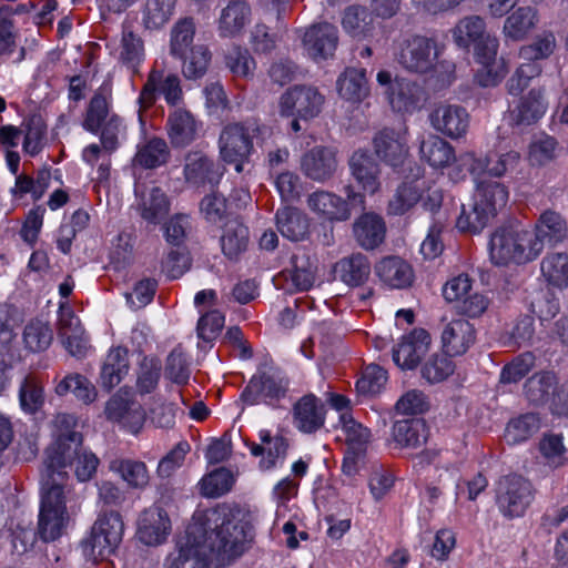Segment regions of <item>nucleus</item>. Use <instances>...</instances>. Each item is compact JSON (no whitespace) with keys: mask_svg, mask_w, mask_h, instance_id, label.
<instances>
[{"mask_svg":"<svg viewBox=\"0 0 568 568\" xmlns=\"http://www.w3.org/2000/svg\"><path fill=\"white\" fill-rule=\"evenodd\" d=\"M260 443L245 442L253 457L267 456V462H277L285 459L288 449V440L280 433H273L270 429L258 430Z\"/></svg>","mask_w":568,"mask_h":568,"instance_id":"nucleus-41","label":"nucleus"},{"mask_svg":"<svg viewBox=\"0 0 568 568\" xmlns=\"http://www.w3.org/2000/svg\"><path fill=\"white\" fill-rule=\"evenodd\" d=\"M251 14V7L244 0H232L222 10L219 19L220 36L234 37L246 24Z\"/></svg>","mask_w":568,"mask_h":568,"instance_id":"nucleus-45","label":"nucleus"},{"mask_svg":"<svg viewBox=\"0 0 568 568\" xmlns=\"http://www.w3.org/2000/svg\"><path fill=\"white\" fill-rule=\"evenodd\" d=\"M185 181L196 187H216L223 176L221 166L200 151H191L185 155L183 168Z\"/></svg>","mask_w":568,"mask_h":568,"instance_id":"nucleus-17","label":"nucleus"},{"mask_svg":"<svg viewBox=\"0 0 568 568\" xmlns=\"http://www.w3.org/2000/svg\"><path fill=\"white\" fill-rule=\"evenodd\" d=\"M334 271L344 284L349 287H358L368 281L372 265L367 256L355 253L339 260L335 264Z\"/></svg>","mask_w":568,"mask_h":568,"instance_id":"nucleus-38","label":"nucleus"},{"mask_svg":"<svg viewBox=\"0 0 568 568\" xmlns=\"http://www.w3.org/2000/svg\"><path fill=\"white\" fill-rule=\"evenodd\" d=\"M266 131L267 126L257 119L225 125L220 134V153L223 161L234 164L235 170L241 172L254 150L253 139L263 138Z\"/></svg>","mask_w":568,"mask_h":568,"instance_id":"nucleus-5","label":"nucleus"},{"mask_svg":"<svg viewBox=\"0 0 568 568\" xmlns=\"http://www.w3.org/2000/svg\"><path fill=\"white\" fill-rule=\"evenodd\" d=\"M342 26L346 33L353 38H366L374 30L372 12L363 6L347 7L342 17Z\"/></svg>","mask_w":568,"mask_h":568,"instance_id":"nucleus-49","label":"nucleus"},{"mask_svg":"<svg viewBox=\"0 0 568 568\" xmlns=\"http://www.w3.org/2000/svg\"><path fill=\"white\" fill-rule=\"evenodd\" d=\"M221 251L230 262H239L250 245V230L239 216H232L222 226Z\"/></svg>","mask_w":568,"mask_h":568,"instance_id":"nucleus-32","label":"nucleus"},{"mask_svg":"<svg viewBox=\"0 0 568 568\" xmlns=\"http://www.w3.org/2000/svg\"><path fill=\"white\" fill-rule=\"evenodd\" d=\"M339 97L352 103L362 102L369 94L366 69L346 68L336 81Z\"/></svg>","mask_w":568,"mask_h":568,"instance_id":"nucleus-40","label":"nucleus"},{"mask_svg":"<svg viewBox=\"0 0 568 568\" xmlns=\"http://www.w3.org/2000/svg\"><path fill=\"white\" fill-rule=\"evenodd\" d=\"M567 224L565 219L552 210H546L537 220L534 234L540 241L541 251L545 243L556 244L566 236Z\"/></svg>","mask_w":568,"mask_h":568,"instance_id":"nucleus-47","label":"nucleus"},{"mask_svg":"<svg viewBox=\"0 0 568 568\" xmlns=\"http://www.w3.org/2000/svg\"><path fill=\"white\" fill-rule=\"evenodd\" d=\"M442 348L452 357L464 355L476 341L475 326L467 320H453L442 332Z\"/></svg>","mask_w":568,"mask_h":568,"instance_id":"nucleus-28","label":"nucleus"},{"mask_svg":"<svg viewBox=\"0 0 568 568\" xmlns=\"http://www.w3.org/2000/svg\"><path fill=\"white\" fill-rule=\"evenodd\" d=\"M45 395L42 383L33 375H27L19 387V404L23 413L34 415L44 405Z\"/></svg>","mask_w":568,"mask_h":568,"instance_id":"nucleus-52","label":"nucleus"},{"mask_svg":"<svg viewBox=\"0 0 568 568\" xmlns=\"http://www.w3.org/2000/svg\"><path fill=\"white\" fill-rule=\"evenodd\" d=\"M419 153L422 159L434 169L447 168L456 159L455 149L438 135H429L424 139L419 146Z\"/></svg>","mask_w":568,"mask_h":568,"instance_id":"nucleus-44","label":"nucleus"},{"mask_svg":"<svg viewBox=\"0 0 568 568\" xmlns=\"http://www.w3.org/2000/svg\"><path fill=\"white\" fill-rule=\"evenodd\" d=\"M430 123L436 131L453 140H458L468 131L469 113L462 105H442L432 112Z\"/></svg>","mask_w":568,"mask_h":568,"instance_id":"nucleus-26","label":"nucleus"},{"mask_svg":"<svg viewBox=\"0 0 568 568\" xmlns=\"http://www.w3.org/2000/svg\"><path fill=\"white\" fill-rule=\"evenodd\" d=\"M519 160V152L514 150L505 153L490 151L485 156H471L468 171L474 179L500 178L514 170Z\"/></svg>","mask_w":568,"mask_h":568,"instance_id":"nucleus-21","label":"nucleus"},{"mask_svg":"<svg viewBox=\"0 0 568 568\" xmlns=\"http://www.w3.org/2000/svg\"><path fill=\"white\" fill-rule=\"evenodd\" d=\"M116 60L133 75L140 73L141 65L145 60L143 39L126 26L122 28Z\"/></svg>","mask_w":568,"mask_h":568,"instance_id":"nucleus-34","label":"nucleus"},{"mask_svg":"<svg viewBox=\"0 0 568 568\" xmlns=\"http://www.w3.org/2000/svg\"><path fill=\"white\" fill-rule=\"evenodd\" d=\"M23 151L34 158L39 155L47 144L48 125L40 115H31L24 122Z\"/></svg>","mask_w":568,"mask_h":568,"instance_id":"nucleus-56","label":"nucleus"},{"mask_svg":"<svg viewBox=\"0 0 568 568\" xmlns=\"http://www.w3.org/2000/svg\"><path fill=\"white\" fill-rule=\"evenodd\" d=\"M165 376L174 384L183 386L191 376L190 363L181 345L175 346L165 361Z\"/></svg>","mask_w":568,"mask_h":568,"instance_id":"nucleus-62","label":"nucleus"},{"mask_svg":"<svg viewBox=\"0 0 568 568\" xmlns=\"http://www.w3.org/2000/svg\"><path fill=\"white\" fill-rule=\"evenodd\" d=\"M276 226L283 237L292 241H304L310 235L311 220L300 209L287 206L277 210L275 214Z\"/></svg>","mask_w":568,"mask_h":568,"instance_id":"nucleus-36","label":"nucleus"},{"mask_svg":"<svg viewBox=\"0 0 568 568\" xmlns=\"http://www.w3.org/2000/svg\"><path fill=\"white\" fill-rule=\"evenodd\" d=\"M353 232L361 247L374 250L385 240L386 224L383 217L376 213H363L356 219Z\"/></svg>","mask_w":568,"mask_h":568,"instance_id":"nucleus-35","label":"nucleus"},{"mask_svg":"<svg viewBox=\"0 0 568 568\" xmlns=\"http://www.w3.org/2000/svg\"><path fill=\"white\" fill-rule=\"evenodd\" d=\"M537 11L531 7H518L506 18L503 31L507 38L523 40L536 26Z\"/></svg>","mask_w":568,"mask_h":568,"instance_id":"nucleus-50","label":"nucleus"},{"mask_svg":"<svg viewBox=\"0 0 568 568\" xmlns=\"http://www.w3.org/2000/svg\"><path fill=\"white\" fill-rule=\"evenodd\" d=\"M72 464H44L41 470V507L38 534L44 541L62 536L69 515L65 506L64 486L68 480L64 467Z\"/></svg>","mask_w":568,"mask_h":568,"instance_id":"nucleus-2","label":"nucleus"},{"mask_svg":"<svg viewBox=\"0 0 568 568\" xmlns=\"http://www.w3.org/2000/svg\"><path fill=\"white\" fill-rule=\"evenodd\" d=\"M181 60V71L186 80H201L207 72L212 61V52L204 44H196L189 51L175 57Z\"/></svg>","mask_w":568,"mask_h":568,"instance_id":"nucleus-46","label":"nucleus"},{"mask_svg":"<svg viewBox=\"0 0 568 568\" xmlns=\"http://www.w3.org/2000/svg\"><path fill=\"white\" fill-rule=\"evenodd\" d=\"M162 97L170 108L178 109L184 104L181 79L176 73H165L163 69L152 68L138 97L140 110L146 111L155 105Z\"/></svg>","mask_w":568,"mask_h":568,"instance_id":"nucleus-7","label":"nucleus"},{"mask_svg":"<svg viewBox=\"0 0 568 568\" xmlns=\"http://www.w3.org/2000/svg\"><path fill=\"white\" fill-rule=\"evenodd\" d=\"M171 528V519L168 513L154 505L141 513L138 520L136 536L146 546H158L166 540Z\"/></svg>","mask_w":568,"mask_h":568,"instance_id":"nucleus-20","label":"nucleus"},{"mask_svg":"<svg viewBox=\"0 0 568 568\" xmlns=\"http://www.w3.org/2000/svg\"><path fill=\"white\" fill-rule=\"evenodd\" d=\"M438 54L437 43L433 38L416 34L404 41L398 62L410 72L425 74L433 70Z\"/></svg>","mask_w":568,"mask_h":568,"instance_id":"nucleus-13","label":"nucleus"},{"mask_svg":"<svg viewBox=\"0 0 568 568\" xmlns=\"http://www.w3.org/2000/svg\"><path fill=\"white\" fill-rule=\"evenodd\" d=\"M426 99L424 88L415 81L396 78L392 90L387 92V100L395 112L413 113L418 110Z\"/></svg>","mask_w":568,"mask_h":568,"instance_id":"nucleus-29","label":"nucleus"},{"mask_svg":"<svg viewBox=\"0 0 568 568\" xmlns=\"http://www.w3.org/2000/svg\"><path fill=\"white\" fill-rule=\"evenodd\" d=\"M485 31V20L479 16H469L456 24L453 37L459 48L468 49L474 42L488 36Z\"/></svg>","mask_w":568,"mask_h":568,"instance_id":"nucleus-55","label":"nucleus"},{"mask_svg":"<svg viewBox=\"0 0 568 568\" xmlns=\"http://www.w3.org/2000/svg\"><path fill=\"white\" fill-rule=\"evenodd\" d=\"M195 30V21L192 17L181 18L174 23L170 39V53L173 58L194 47Z\"/></svg>","mask_w":568,"mask_h":568,"instance_id":"nucleus-59","label":"nucleus"},{"mask_svg":"<svg viewBox=\"0 0 568 568\" xmlns=\"http://www.w3.org/2000/svg\"><path fill=\"white\" fill-rule=\"evenodd\" d=\"M557 375L551 371L537 372L528 377L524 384V394L529 404L541 407L549 404Z\"/></svg>","mask_w":568,"mask_h":568,"instance_id":"nucleus-43","label":"nucleus"},{"mask_svg":"<svg viewBox=\"0 0 568 568\" xmlns=\"http://www.w3.org/2000/svg\"><path fill=\"white\" fill-rule=\"evenodd\" d=\"M236 474L227 467H219L207 473L199 481V491L206 498H219L227 494L234 486Z\"/></svg>","mask_w":568,"mask_h":568,"instance_id":"nucleus-48","label":"nucleus"},{"mask_svg":"<svg viewBox=\"0 0 568 568\" xmlns=\"http://www.w3.org/2000/svg\"><path fill=\"white\" fill-rule=\"evenodd\" d=\"M301 166L304 174L311 180L325 182L329 180L336 171V154L327 146H314L303 155Z\"/></svg>","mask_w":568,"mask_h":568,"instance_id":"nucleus-31","label":"nucleus"},{"mask_svg":"<svg viewBox=\"0 0 568 568\" xmlns=\"http://www.w3.org/2000/svg\"><path fill=\"white\" fill-rule=\"evenodd\" d=\"M111 103L100 92H95L90 99L84 118L82 121V128L94 135L102 129V124L109 119Z\"/></svg>","mask_w":568,"mask_h":568,"instance_id":"nucleus-57","label":"nucleus"},{"mask_svg":"<svg viewBox=\"0 0 568 568\" xmlns=\"http://www.w3.org/2000/svg\"><path fill=\"white\" fill-rule=\"evenodd\" d=\"M373 146L376 155L385 164L395 171L404 168L408 159V146L406 139L394 129L384 128L373 138Z\"/></svg>","mask_w":568,"mask_h":568,"instance_id":"nucleus-19","label":"nucleus"},{"mask_svg":"<svg viewBox=\"0 0 568 568\" xmlns=\"http://www.w3.org/2000/svg\"><path fill=\"white\" fill-rule=\"evenodd\" d=\"M428 426L424 418L396 420L390 430L387 446L390 449L418 448L426 443Z\"/></svg>","mask_w":568,"mask_h":568,"instance_id":"nucleus-27","label":"nucleus"},{"mask_svg":"<svg viewBox=\"0 0 568 568\" xmlns=\"http://www.w3.org/2000/svg\"><path fill=\"white\" fill-rule=\"evenodd\" d=\"M455 371L452 356L442 354L430 355L422 365V377L429 384H437L447 379Z\"/></svg>","mask_w":568,"mask_h":568,"instance_id":"nucleus-61","label":"nucleus"},{"mask_svg":"<svg viewBox=\"0 0 568 568\" xmlns=\"http://www.w3.org/2000/svg\"><path fill=\"white\" fill-rule=\"evenodd\" d=\"M176 0H145L142 23L146 30L161 29L171 19Z\"/></svg>","mask_w":568,"mask_h":568,"instance_id":"nucleus-54","label":"nucleus"},{"mask_svg":"<svg viewBox=\"0 0 568 568\" xmlns=\"http://www.w3.org/2000/svg\"><path fill=\"white\" fill-rule=\"evenodd\" d=\"M471 203L463 204L456 227L463 233L478 234L506 207L509 190L490 178L474 179Z\"/></svg>","mask_w":568,"mask_h":568,"instance_id":"nucleus-3","label":"nucleus"},{"mask_svg":"<svg viewBox=\"0 0 568 568\" xmlns=\"http://www.w3.org/2000/svg\"><path fill=\"white\" fill-rule=\"evenodd\" d=\"M327 408L315 394L303 395L293 406L295 427L304 434H314L325 424Z\"/></svg>","mask_w":568,"mask_h":568,"instance_id":"nucleus-22","label":"nucleus"},{"mask_svg":"<svg viewBox=\"0 0 568 568\" xmlns=\"http://www.w3.org/2000/svg\"><path fill=\"white\" fill-rule=\"evenodd\" d=\"M489 257L496 266L525 265L541 254V244L532 231L521 225H501L490 235Z\"/></svg>","mask_w":568,"mask_h":568,"instance_id":"nucleus-4","label":"nucleus"},{"mask_svg":"<svg viewBox=\"0 0 568 568\" xmlns=\"http://www.w3.org/2000/svg\"><path fill=\"white\" fill-rule=\"evenodd\" d=\"M475 61L481 65L475 74L476 82L483 87H495L505 77L503 67L496 64L499 42L496 37L489 34L473 43Z\"/></svg>","mask_w":568,"mask_h":568,"instance_id":"nucleus-14","label":"nucleus"},{"mask_svg":"<svg viewBox=\"0 0 568 568\" xmlns=\"http://www.w3.org/2000/svg\"><path fill=\"white\" fill-rule=\"evenodd\" d=\"M52 338V329L40 321H31L23 329L24 346L32 353L45 351L51 345Z\"/></svg>","mask_w":568,"mask_h":568,"instance_id":"nucleus-64","label":"nucleus"},{"mask_svg":"<svg viewBox=\"0 0 568 568\" xmlns=\"http://www.w3.org/2000/svg\"><path fill=\"white\" fill-rule=\"evenodd\" d=\"M542 276L552 286L562 288L568 286V254L548 253L541 261Z\"/></svg>","mask_w":568,"mask_h":568,"instance_id":"nucleus-58","label":"nucleus"},{"mask_svg":"<svg viewBox=\"0 0 568 568\" xmlns=\"http://www.w3.org/2000/svg\"><path fill=\"white\" fill-rule=\"evenodd\" d=\"M165 131L173 149H185L195 141L199 123L189 110L178 108L169 113Z\"/></svg>","mask_w":568,"mask_h":568,"instance_id":"nucleus-25","label":"nucleus"},{"mask_svg":"<svg viewBox=\"0 0 568 568\" xmlns=\"http://www.w3.org/2000/svg\"><path fill=\"white\" fill-rule=\"evenodd\" d=\"M135 394L145 396L155 392L162 376V362L156 355H141L136 367Z\"/></svg>","mask_w":568,"mask_h":568,"instance_id":"nucleus-42","label":"nucleus"},{"mask_svg":"<svg viewBox=\"0 0 568 568\" xmlns=\"http://www.w3.org/2000/svg\"><path fill=\"white\" fill-rule=\"evenodd\" d=\"M351 175L359 193L374 195L381 189V165L367 150L355 151L348 161Z\"/></svg>","mask_w":568,"mask_h":568,"instance_id":"nucleus-18","label":"nucleus"},{"mask_svg":"<svg viewBox=\"0 0 568 568\" xmlns=\"http://www.w3.org/2000/svg\"><path fill=\"white\" fill-rule=\"evenodd\" d=\"M379 280L392 288L408 287L414 278L410 265L398 256H386L375 266Z\"/></svg>","mask_w":568,"mask_h":568,"instance_id":"nucleus-37","label":"nucleus"},{"mask_svg":"<svg viewBox=\"0 0 568 568\" xmlns=\"http://www.w3.org/2000/svg\"><path fill=\"white\" fill-rule=\"evenodd\" d=\"M339 423L346 443V454L342 462L365 457L372 437L371 429L356 422L351 413L341 414Z\"/></svg>","mask_w":568,"mask_h":568,"instance_id":"nucleus-30","label":"nucleus"},{"mask_svg":"<svg viewBox=\"0 0 568 568\" xmlns=\"http://www.w3.org/2000/svg\"><path fill=\"white\" fill-rule=\"evenodd\" d=\"M170 156V149L165 140L153 136L138 150L135 161L141 168L153 170L166 164Z\"/></svg>","mask_w":568,"mask_h":568,"instance_id":"nucleus-51","label":"nucleus"},{"mask_svg":"<svg viewBox=\"0 0 568 568\" xmlns=\"http://www.w3.org/2000/svg\"><path fill=\"white\" fill-rule=\"evenodd\" d=\"M44 462H100L93 453L82 450V434L68 432L57 437L45 448Z\"/></svg>","mask_w":568,"mask_h":568,"instance_id":"nucleus-24","label":"nucleus"},{"mask_svg":"<svg viewBox=\"0 0 568 568\" xmlns=\"http://www.w3.org/2000/svg\"><path fill=\"white\" fill-rule=\"evenodd\" d=\"M323 103L324 97L317 89L294 85L281 95L280 114L284 118L297 116L307 121L320 114Z\"/></svg>","mask_w":568,"mask_h":568,"instance_id":"nucleus-11","label":"nucleus"},{"mask_svg":"<svg viewBox=\"0 0 568 568\" xmlns=\"http://www.w3.org/2000/svg\"><path fill=\"white\" fill-rule=\"evenodd\" d=\"M540 428V417L536 413H525L511 418L505 429V439L516 445L528 440Z\"/></svg>","mask_w":568,"mask_h":568,"instance_id":"nucleus-53","label":"nucleus"},{"mask_svg":"<svg viewBox=\"0 0 568 568\" xmlns=\"http://www.w3.org/2000/svg\"><path fill=\"white\" fill-rule=\"evenodd\" d=\"M408 169L412 172L413 179L408 176L397 186L393 197L387 205L389 215H404L412 210L423 199L424 193V169L412 162H408Z\"/></svg>","mask_w":568,"mask_h":568,"instance_id":"nucleus-16","label":"nucleus"},{"mask_svg":"<svg viewBox=\"0 0 568 568\" xmlns=\"http://www.w3.org/2000/svg\"><path fill=\"white\" fill-rule=\"evenodd\" d=\"M288 389L290 379L281 369L258 368L242 389L239 400L247 406L264 404L267 407L277 408L287 396Z\"/></svg>","mask_w":568,"mask_h":568,"instance_id":"nucleus-6","label":"nucleus"},{"mask_svg":"<svg viewBox=\"0 0 568 568\" xmlns=\"http://www.w3.org/2000/svg\"><path fill=\"white\" fill-rule=\"evenodd\" d=\"M252 539L248 513L241 507L221 504L197 509L170 568H209L206 561L225 567L248 549Z\"/></svg>","mask_w":568,"mask_h":568,"instance_id":"nucleus-1","label":"nucleus"},{"mask_svg":"<svg viewBox=\"0 0 568 568\" xmlns=\"http://www.w3.org/2000/svg\"><path fill=\"white\" fill-rule=\"evenodd\" d=\"M169 212V197L158 186L152 187L149 199L140 204V215L149 224H159L168 216Z\"/></svg>","mask_w":568,"mask_h":568,"instance_id":"nucleus-60","label":"nucleus"},{"mask_svg":"<svg viewBox=\"0 0 568 568\" xmlns=\"http://www.w3.org/2000/svg\"><path fill=\"white\" fill-rule=\"evenodd\" d=\"M430 335L425 328H414L402 336L400 341L392 348V358L402 369H414L428 351Z\"/></svg>","mask_w":568,"mask_h":568,"instance_id":"nucleus-15","label":"nucleus"},{"mask_svg":"<svg viewBox=\"0 0 568 568\" xmlns=\"http://www.w3.org/2000/svg\"><path fill=\"white\" fill-rule=\"evenodd\" d=\"M129 351L123 346L111 347L101 366L100 386L110 393L129 374Z\"/></svg>","mask_w":568,"mask_h":568,"instance_id":"nucleus-33","label":"nucleus"},{"mask_svg":"<svg viewBox=\"0 0 568 568\" xmlns=\"http://www.w3.org/2000/svg\"><path fill=\"white\" fill-rule=\"evenodd\" d=\"M124 525L118 513L111 511L99 517L94 523L84 550L94 559L110 556L122 540Z\"/></svg>","mask_w":568,"mask_h":568,"instance_id":"nucleus-10","label":"nucleus"},{"mask_svg":"<svg viewBox=\"0 0 568 568\" xmlns=\"http://www.w3.org/2000/svg\"><path fill=\"white\" fill-rule=\"evenodd\" d=\"M535 497L529 480L517 474L501 477L496 485V505L507 519L523 517Z\"/></svg>","mask_w":568,"mask_h":568,"instance_id":"nucleus-8","label":"nucleus"},{"mask_svg":"<svg viewBox=\"0 0 568 568\" xmlns=\"http://www.w3.org/2000/svg\"><path fill=\"white\" fill-rule=\"evenodd\" d=\"M134 397L131 386L120 387L106 402L105 415L109 420L123 423L131 433L138 434L144 425L145 412Z\"/></svg>","mask_w":568,"mask_h":568,"instance_id":"nucleus-12","label":"nucleus"},{"mask_svg":"<svg viewBox=\"0 0 568 568\" xmlns=\"http://www.w3.org/2000/svg\"><path fill=\"white\" fill-rule=\"evenodd\" d=\"M303 44L313 60H326L333 57L338 44V30L328 22H321L306 29Z\"/></svg>","mask_w":568,"mask_h":568,"instance_id":"nucleus-23","label":"nucleus"},{"mask_svg":"<svg viewBox=\"0 0 568 568\" xmlns=\"http://www.w3.org/2000/svg\"><path fill=\"white\" fill-rule=\"evenodd\" d=\"M200 211L205 221L213 225L223 226L232 217L227 212V201L219 193L212 192L205 195L200 202Z\"/></svg>","mask_w":568,"mask_h":568,"instance_id":"nucleus-63","label":"nucleus"},{"mask_svg":"<svg viewBox=\"0 0 568 568\" xmlns=\"http://www.w3.org/2000/svg\"><path fill=\"white\" fill-rule=\"evenodd\" d=\"M548 102L542 88H532L521 97L513 118L518 125H530L539 121L546 113Z\"/></svg>","mask_w":568,"mask_h":568,"instance_id":"nucleus-39","label":"nucleus"},{"mask_svg":"<svg viewBox=\"0 0 568 568\" xmlns=\"http://www.w3.org/2000/svg\"><path fill=\"white\" fill-rule=\"evenodd\" d=\"M346 199L335 193L317 190L307 197L310 210L331 222H344L351 217L352 209L365 207V195L356 192L352 184L344 186Z\"/></svg>","mask_w":568,"mask_h":568,"instance_id":"nucleus-9","label":"nucleus"}]
</instances>
